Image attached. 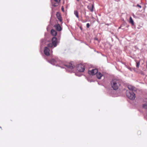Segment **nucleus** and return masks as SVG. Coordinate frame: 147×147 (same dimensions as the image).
Instances as JSON below:
<instances>
[{
	"label": "nucleus",
	"mask_w": 147,
	"mask_h": 147,
	"mask_svg": "<svg viewBox=\"0 0 147 147\" xmlns=\"http://www.w3.org/2000/svg\"><path fill=\"white\" fill-rule=\"evenodd\" d=\"M121 80L117 79H112L111 82L112 88L114 90H116L118 89L120 85Z\"/></svg>",
	"instance_id": "obj_1"
},
{
	"label": "nucleus",
	"mask_w": 147,
	"mask_h": 147,
	"mask_svg": "<svg viewBox=\"0 0 147 147\" xmlns=\"http://www.w3.org/2000/svg\"><path fill=\"white\" fill-rule=\"evenodd\" d=\"M126 95L128 98L130 99L134 100L135 98V94L132 91L131 92L127 91Z\"/></svg>",
	"instance_id": "obj_2"
},
{
	"label": "nucleus",
	"mask_w": 147,
	"mask_h": 147,
	"mask_svg": "<svg viewBox=\"0 0 147 147\" xmlns=\"http://www.w3.org/2000/svg\"><path fill=\"white\" fill-rule=\"evenodd\" d=\"M85 69L84 66L82 64H79L77 66V69L79 72H83L85 70Z\"/></svg>",
	"instance_id": "obj_3"
},
{
	"label": "nucleus",
	"mask_w": 147,
	"mask_h": 147,
	"mask_svg": "<svg viewBox=\"0 0 147 147\" xmlns=\"http://www.w3.org/2000/svg\"><path fill=\"white\" fill-rule=\"evenodd\" d=\"M61 1V0H51V2L52 6L57 7L59 5Z\"/></svg>",
	"instance_id": "obj_4"
},
{
	"label": "nucleus",
	"mask_w": 147,
	"mask_h": 147,
	"mask_svg": "<svg viewBox=\"0 0 147 147\" xmlns=\"http://www.w3.org/2000/svg\"><path fill=\"white\" fill-rule=\"evenodd\" d=\"M98 72V70L97 69H92L91 70H89L88 73L90 75H94Z\"/></svg>",
	"instance_id": "obj_5"
},
{
	"label": "nucleus",
	"mask_w": 147,
	"mask_h": 147,
	"mask_svg": "<svg viewBox=\"0 0 147 147\" xmlns=\"http://www.w3.org/2000/svg\"><path fill=\"white\" fill-rule=\"evenodd\" d=\"M65 66L67 68L70 69H72L75 67V66L71 63H69L65 64Z\"/></svg>",
	"instance_id": "obj_6"
},
{
	"label": "nucleus",
	"mask_w": 147,
	"mask_h": 147,
	"mask_svg": "<svg viewBox=\"0 0 147 147\" xmlns=\"http://www.w3.org/2000/svg\"><path fill=\"white\" fill-rule=\"evenodd\" d=\"M50 50L47 47L44 48V52L45 54L47 56H49L50 55L49 53Z\"/></svg>",
	"instance_id": "obj_7"
},
{
	"label": "nucleus",
	"mask_w": 147,
	"mask_h": 147,
	"mask_svg": "<svg viewBox=\"0 0 147 147\" xmlns=\"http://www.w3.org/2000/svg\"><path fill=\"white\" fill-rule=\"evenodd\" d=\"M52 43L54 47H56L57 45V39L55 37H53L52 39Z\"/></svg>",
	"instance_id": "obj_8"
},
{
	"label": "nucleus",
	"mask_w": 147,
	"mask_h": 147,
	"mask_svg": "<svg viewBox=\"0 0 147 147\" xmlns=\"http://www.w3.org/2000/svg\"><path fill=\"white\" fill-rule=\"evenodd\" d=\"M55 30L58 31H60L62 30V28L59 24H55L54 26Z\"/></svg>",
	"instance_id": "obj_9"
},
{
	"label": "nucleus",
	"mask_w": 147,
	"mask_h": 147,
	"mask_svg": "<svg viewBox=\"0 0 147 147\" xmlns=\"http://www.w3.org/2000/svg\"><path fill=\"white\" fill-rule=\"evenodd\" d=\"M87 8L91 12H92L94 8V5L93 4H90L88 6Z\"/></svg>",
	"instance_id": "obj_10"
},
{
	"label": "nucleus",
	"mask_w": 147,
	"mask_h": 147,
	"mask_svg": "<svg viewBox=\"0 0 147 147\" xmlns=\"http://www.w3.org/2000/svg\"><path fill=\"white\" fill-rule=\"evenodd\" d=\"M56 16L58 20L62 23V19L61 17L60 13L59 12H57L56 14Z\"/></svg>",
	"instance_id": "obj_11"
},
{
	"label": "nucleus",
	"mask_w": 147,
	"mask_h": 147,
	"mask_svg": "<svg viewBox=\"0 0 147 147\" xmlns=\"http://www.w3.org/2000/svg\"><path fill=\"white\" fill-rule=\"evenodd\" d=\"M51 34L53 36H55L57 35V32L55 30L52 29L51 30Z\"/></svg>",
	"instance_id": "obj_12"
},
{
	"label": "nucleus",
	"mask_w": 147,
	"mask_h": 147,
	"mask_svg": "<svg viewBox=\"0 0 147 147\" xmlns=\"http://www.w3.org/2000/svg\"><path fill=\"white\" fill-rule=\"evenodd\" d=\"M96 74V77L97 78L99 79H101V77L102 76V75L100 73H97Z\"/></svg>",
	"instance_id": "obj_13"
},
{
	"label": "nucleus",
	"mask_w": 147,
	"mask_h": 147,
	"mask_svg": "<svg viewBox=\"0 0 147 147\" xmlns=\"http://www.w3.org/2000/svg\"><path fill=\"white\" fill-rule=\"evenodd\" d=\"M50 62L53 65H55L56 63V61L55 59H51L50 61Z\"/></svg>",
	"instance_id": "obj_14"
},
{
	"label": "nucleus",
	"mask_w": 147,
	"mask_h": 147,
	"mask_svg": "<svg viewBox=\"0 0 147 147\" xmlns=\"http://www.w3.org/2000/svg\"><path fill=\"white\" fill-rule=\"evenodd\" d=\"M128 88L131 91H133L134 89V87L131 85H129L128 86Z\"/></svg>",
	"instance_id": "obj_15"
},
{
	"label": "nucleus",
	"mask_w": 147,
	"mask_h": 147,
	"mask_svg": "<svg viewBox=\"0 0 147 147\" xmlns=\"http://www.w3.org/2000/svg\"><path fill=\"white\" fill-rule=\"evenodd\" d=\"M74 14L76 15V16L78 18H79L78 15V12L76 10L74 11Z\"/></svg>",
	"instance_id": "obj_16"
},
{
	"label": "nucleus",
	"mask_w": 147,
	"mask_h": 147,
	"mask_svg": "<svg viewBox=\"0 0 147 147\" xmlns=\"http://www.w3.org/2000/svg\"><path fill=\"white\" fill-rule=\"evenodd\" d=\"M129 22L132 25L134 24V22L131 17H130L129 18Z\"/></svg>",
	"instance_id": "obj_17"
},
{
	"label": "nucleus",
	"mask_w": 147,
	"mask_h": 147,
	"mask_svg": "<svg viewBox=\"0 0 147 147\" xmlns=\"http://www.w3.org/2000/svg\"><path fill=\"white\" fill-rule=\"evenodd\" d=\"M53 44H52V43H49V44H48V45H47V46L49 47H50V48H51L53 47Z\"/></svg>",
	"instance_id": "obj_18"
},
{
	"label": "nucleus",
	"mask_w": 147,
	"mask_h": 147,
	"mask_svg": "<svg viewBox=\"0 0 147 147\" xmlns=\"http://www.w3.org/2000/svg\"><path fill=\"white\" fill-rule=\"evenodd\" d=\"M143 107L145 109H147V103L143 104Z\"/></svg>",
	"instance_id": "obj_19"
},
{
	"label": "nucleus",
	"mask_w": 147,
	"mask_h": 147,
	"mask_svg": "<svg viewBox=\"0 0 147 147\" xmlns=\"http://www.w3.org/2000/svg\"><path fill=\"white\" fill-rule=\"evenodd\" d=\"M140 65V62H136V67L137 68H138Z\"/></svg>",
	"instance_id": "obj_20"
},
{
	"label": "nucleus",
	"mask_w": 147,
	"mask_h": 147,
	"mask_svg": "<svg viewBox=\"0 0 147 147\" xmlns=\"http://www.w3.org/2000/svg\"><path fill=\"white\" fill-rule=\"evenodd\" d=\"M90 26V25L89 23H88L86 24V26L88 28Z\"/></svg>",
	"instance_id": "obj_21"
},
{
	"label": "nucleus",
	"mask_w": 147,
	"mask_h": 147,
	"mask_svg": "<svg viewBox=\"0 0 147 147\" xmlns=\"http://www.w3.org/2000/svg\"><path fill=\"white\" fill-rule=\"evenodd\" d=\"M61 10H62V11H63V12H64V8L63 7V6H62V7H61Z\"/></svg>",
	"instance_id": "obj_22"
},
{
	"label": "nucleus",
	"mask_w": 147,
	"mask_h": 147,
	"mask_svg": "<svg viewBox=\"0 0 147 147\" xmlns=\"http://www.w3.org/2000/svg\"><path fill=\"white\" fill-rule=\"evenodd\" d=\"M137 6L138 7H139L140 8H141V6L140 5H139L138 4L137 5Z\"/></svg>",
	"instance_id": "obj_23"
},
{
	"label": "nucleus",
	"mask_w": 147,
	"mask_h": 147,
	"mask_svg": "<svg viewBox=\"0 0 147 147\" xmlns=\"http://www.w3.org/2000/svg\"><path fill=\"white\" fill-rule=\"evenodd\" d=\"M95 40H97V39H95Z\"/></svg>",
	"instance_id": "obj_24"
},
{
	"label": "nucleus",
	"mask_w": 147,
	"mask_h": 147,
	"mask_svg": "<svg viewBox=\"0 0 147 147\" xmlns=\"http://www.w3.org/2000/svg\"><path fill=\"white\" fill-rule=\"evenodd\" d=\"M95 40H97V39H95Z\"/></svg>",
	"instance_id": "obj_25"
},
{
	"label": "nucleus",
	"mask_w": 147,
	"mask_h": 147,
	"mask_svg": "<svg viewBox=\"0 0 147 147\" xmlns=\"http://www.w3.org/2000/svg\"><path fill=\"white\" fill-rule=\"evenodd\" d=\"M119 28H120V27H119Z\"/></svg>",
	"instance_id": "obj_26"
},
{
	"label": "nucleus",
	"mask_w": 147,
	"mask_h": 147,
	"mask_svg": "<svg viewBox=\"0 0 147 147\" xmlns=\"http://www.w3.org/2000/svg\"><path fill=\"white\" fill-rule=\"evenodd\" d=\"M78 1H79V0H77Z\"/></svg>",
	"instance_id": "obj_27"
},
{
	"label": "nucleus",
	"mask_w": 147,
	"mask_h": 147,
	"mask_svg": "<svg viewBox=\"0 0 147 147\" xmlns=\"http://www.w3.org/2000/svg\"><path fill=\"white\" fill-rule=\"evenodd\" d=\"M146 67H147V65H146Z\"/></svg>",
	"instance_id": "obj_28"
}]
</instances>
